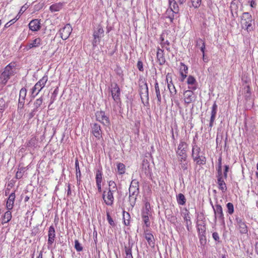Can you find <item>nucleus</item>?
Listing matches in <instances>:
<instances>
[{"label":"nucleus","instance_id":"obj_49","mask_svg":"<svg viewBox=\"0 0 258 258\" xmlns=\"http://www.w3.org/2000/svg\"><path fill=\"white\" fill-rule=\"evenodd\" d=\"M75 167L76 171V176H81V173L79 167V163L78 159L75 161Z\"/></svg>","mask_w":258,"mask_h":258},{"label":"nucleus","instance_id":"obj_57","mask_svg":"<svg viewBox=\"0 0 258 258\" xmlns=\"http://www.w3.org/2000/svg\"><path fill=\"white\" fill-rule=\"evenodd\" d=\"M205 45V43L204 42V41L200 38H199L198 39H197L196 40V46L197 47H201V46H203V45Z\"/></svg>","mask_w":258,"mask_h":258},{"label":"nucleus","instance_id":"obj_44","mask_svg":"<svg viewBox=\"0 0 258 258\" xmlns=\"http://www.w3.org/2000/svg\"><path fill=\"white\" fill-rule=\"evenodd\" d=\"M187 83L189 85L188 86H197L196 85V80L195 78L192 76H188L187 80Z\"/></svg>","mask_w":258,"mask_h":258},{"label":"nucleus","instance_id":"obj_2","mask_svg":"<svg viewBox=\"0 0 258 258\" xmlns=\"http://www.w3.org/2000/svg\"><path fill=\"white\" fill-rule=\"evenodd\" d=\"M140 95L142 102L144 106H148L149 103V89L147 83L145 81H142V84H139Z\"/></svg>","mask_w":258,"mask_h":258},{"label":"nucleus","instance_id":"obj_63","mask_svg":"<svg viewBox=\"0 0 258 258\" xmlns=\"http://www.w3.org/2000/svg\"><path fill=\"white\" fill-rule=\"evenodd\" d=\"M229 169V167L228 165L224 166V173H223V177L225 179H226L227 178V176H228L227 173L228 172Z\"/></svg>","mask_w":258,"mask_h":258},{"label":"nucleus","instance_id":"obj_58","mask_svg":"<svg viewBox=\"0 0 258 258\" xmlns=\"http://www.w3.org/2000/svg\"><path fill=\"white\" fill-rule=\"evenodd\" d=\"M107 219L108 220L109 224L111 226H115V223H114L112 218L111 217L109 213H107Z\"/></svg>","mask_w":258,"mask_h":258},{"label":"nucleus","instance_id":"obj_46","mask_svg":"<svg viewBox=\"0 0 258 258\" xmlns=\"http://www.w3.org/2000/svg\"><path fill=\"white\" fill-rule=\"evenodd\" d=\"M42 102H43V98L42 97L36 99L34 103V105L35 106L34 109H36V110H38V108L41 105Z\"/></svg>","mask_w":258,"mask_h":258},{"label":"nucleus","instance_id":"obj_50","mask_svg":"<svg viewBox=\"0 0 258 258\" xmlns=\"http://www.w3.org/2000/svg\"><path fill=\"white\" fill-rule=\"evenodd\" d=\"M145 208L143 210L142 213H147L148 214H150V210L151 209L150 203L145 201Z\"/></svg>","mask_w":258,"mask_h":258},{"label":"nucleus","instance_id":"obj_32","mask_svg":"<svg viewBox=\"0 0 258 258\" xmlns=\"http://www.w3.org/2000/svg\"><path fill=\"white\" fill-rule=\"evenodd\" d=\"M177 203L179 205H184L186 203V199L183 194L180 193L176 196Z\"/></svg>","mask_w":258,"mask_h":258},{"label":"nucleus","instance_id":"obj_53","mask_svg":"<svg viewBox=\"0 0 258 258\" xmlns=\"http://www.w3.org/2000/svg\"><path fill=\"white\" fill-rule=\"evenodd\" d=\"M6 107L5 100L3 98H0V111L3 112Z\"/></svg>","mask_w":258,"mask_h":258},{"label":"nucleus","instance_id":"obj_52","mask_svg":"<svg viewBox=\"0 0 258 258\" xmlns=\"http://www.w3.org/2000/svg\"><path fill=\"white\" fill-rule=\"evenodd\" d=\"M228 209V213L229 214H232L234 213V206L232 203H228L226 205Z\"/></svg>","mask_w":258,"mask_h":258},{"label":"nucleus","instance_id":"obj_41","mask_svg":"<svg viewBox=\"0 0 258 258\" xmlns=\"http://www.w3.org/2000/svg\"><path fill=\"white\" fill-rule=\"evenodd\" d=\"M187 147V144L185 142L181 140L178 146L177 150L185 151H186Z\"/></svg>","mask_w":258,"mask_h":258},{"label":"nucleus","instance_id":"obj_21","mask_svg":"<svg viewBox=\"0 0 258 258\" xmlns=\"http://www.w3.org/2000/svg\"><path fill=\"white\" fill-rule=\"evenodd\" d=\"M29 28L32 31H37L41 28L40 23L38 19H34L30 21L29 24Z\"/></svg>","mask_w":258,"mask_h":258},{"label":"nucleus","instance_id":"obj_3","mask_svg":"<svg viewBox=\"0 0 258 258\" xmlns=\"http://www.w3.org/2000/svg\"><path fill=\"white\" fill-rule=\"evenodd\" d=\"M48 80V76H44L31 89V97L34 98L45 86Z\"/></svg>","mask_w":258,"mask_h":258},{"label":"nucleus","instance_id":"obj_24","mask_svg":"<svg viewBox=\"0 0 258 258\" xmlns=\"http://www.w3.org/2000/svg\"><path fill=\"white\" fill-rule=\"evenodd\" d=\"M169 8L167 10H172L175 13H178L179 9L175 0H168Z\"/></svg>","mask_w":258,"mask_h":258},{"label":"nucleus","instance_id":"obj_16","mask_svg":"<svg viewBox=\"0 0 258 258\" xmlns=\"http://www.w3.org/2000/svg\"><path fill=\"white\" fill-rule=\"evenodd\" d=\"M144 234L145 238L147 240L149 245L154 248L155 245V240L153 235L151 233L149 232L147 229L145 230Z\"/></svg>","mask_w":258,"mask_h":258},{"label":"nucleus","instance_id":"obj_12","mask_svg":"<svg viewBox=\"0 0 258 258\" xmlns=\"http://www.w3.org/2000/svg\"><path fill=\"white\" fill-rule=\"evenodd\" d=\"M129 194L133 196H138L139 194V181L136 179H133L129 187Z\"/></svg>","mask_w":258,"mask_h":258},{"label":"nucleus","instance_id":"obj_8","mask_svg":"<svg viewBox=\"0 0 258 258\" xmlns=\"http://www.w3.org/2000/svg\"><path fill=\"white\" fill-rule=\"evenodd\" d=\"M95 116L96 120L100 122L104 125L109 126L110 125L109 117L105 114L104 111H97L95 113Z\"/></svg>","mask_w":258,"mask_h":258},{"label":"nucleus","instance_id":"obj_31","mask_svg":"<svg viewBox=\"0 0 258 258\" xmlns=\"http://www.w3.org/2000/svg\"><path fill=\"white\" fill-rule=\"evenodd\" d=\"M155 93L156 95V97L157 98V103L158 104H160L161 102V96L160 94V89L158 85V83L157 81H156V82L155 83Z\"/></svg>","mask_w":258,"mask_h":258},{"label":"nucleus","instance_id":"obj_61","mask_svg":"<svg viewBox=\"0 0 258 258\" xmlns=\"http://www.w3.org/2000/svg\"><path fill=\"white\" fill-rule=\"evenodd\" d=\"M137 68L141 72L144 71L143 62L141 60H139L137 62Z\"/></svg>","mask_w":258,"mask_h":258},{"label":"nucleus","instance_id":"obj_18","mask_svg":"<svg viewBox=\"0 0 258 258\" xmlns=\"http://www.w3.org/2000/svg\"><path fill=\"white\" fill-rule=\"evenodd\" d=\"M169 76V74L168 73L166 76V81L168 83L167 87L169 90L170 97L172 98H174L177 93V91H176V89H175V87L174 85H173L171 80L169 82V83H168Z\"/></svg>","mask_w":258,"mask_h":258},{"label":"nucleus","instance_id":"obj_40","mask_svg":"<svg viewBox=\"0 0 258 258\" xmlns=\"http://www.w3.org/2000/svg\"><path fill=\"white\" fill-rule=\"evenodd\" d=\"M117 171L119 174H122L125 173V165L122 163H119L117 165Z\"/></svg>","mask_w":258,"mask_h":258},{"label":"nucleus","instance_id":"obj_19","mask_svg":"<svg viewBox=\"0 0 258 258\" xmlns=\"http://www.w3.org/2000/svg\"><path fill=\"white\" fill-rule=\"evenodd\" d=\"M218 106L215 102L212 106V110H211V115L210 117V120L209 123V127L211 128L213 125L214 122L216 118L217 111Z\"/></svg>","mask_w":258,"mask_h":258},{"label":"nucleus","instance_id":"obj_38","mask_svg":"<svg viewBox=\"0 0 258 258\" xmlns=\"http://www.w3.org/2000/svg\"><path fill=\"white\" fill-rule=\"evenodd\" d=\"M95 179L96 183H101L102 179V173L101 170L98 169L96 171Z\"/></svg>","mask_w":258,"mask_h":258},{"label":"nucleus","instance_id":"obj_10","mask_svg":"<svg viewBox=\"0 0 258 258\" xmlns=\"http://www.w3.org/2000/svg\"><path fill=\"white\" fill-rule=\"evenodd\" d=\"M72 31V28L70 24H66L59 31L60 37L63 40H66L70 35Z\"/></svg>","mask_w":258,"mask_h":258},{"label":"nucleus","instance_id":"obj_51","mask_svg":"<svg viewBox=\"0 0 258 258\" xmlns=\"http://www.w3.org/2000/svg\"><path fill=\"white\" fill-rule=\"evenodd\" d=\"M75 248L76 249V250L78 252L83 250V247L82 246L81 243L79 242L78 240H75Z\"/></svg>","mask_w":258,"mask_h":258},{"label":"nucleus","instance_id":"obj_9","mask_svg":"<svg viewBox=\"0 0 258 258\" xmlns=\"http://www.w3.org/2000/svg\"><path fill=\"white\" fill-rule=\"evenodd\" d=\"M235 221L239 230L241 234H246L248 232V228L243 219L239 217H236Z\"/></svg>","mask_w":258,"mask_h":258},{"label":"nucleus","instance_id":"obj_64","mask_svg":"<svg viewBox=\"0 0 258 258\" xmlns=\"http://www.w3.org/2000/svg\"><path fill=\"white\" fill-rule=\"evenodd\" d=\"M38 111V110H36V109H33L32 111L29 113L28 115V118L31 119L32 117H33L35 114V113Z\"/></svg>","mask_w":258,"mask_h":258},{"label":"nucleus","instance_id":"obj_15","mask_svg":"<svg viewBox=\"0 0 258 258\" xmlns=\"http://www.w3.org/2000/svg\"><path fill=\"white\" fill-rule=\"evenodd\" d=\"M245 100L246 101V104L249 107L252 106L253 104V100L251 96L250 89L249 86H247L245 88Z\"/></svg>","mask_w":258,"mask_h":258},{"label":"nucleus","instance_id":"obj_5","mask_svg":"<svg viewBox=\"0 0 258 258\" xmlns=\"http://www.w3.org/2000/svg\"><path fill=\"white\" fill-rule=\"evenodd\" d=\"M188 88L189 90L184 91L183 92L184 103L187 104L195 101L196 96L193 91L197 89V86H188Z\"/></svg>","mask_w":258,"mask_h":258},{"label":"nucleus","instance_id":"obj_27","mask_svg":"<svg viewBox=\"0 0 258 258\" xmlns=\"http://www.w3.org/2000/svg\"><path fill=\"white\" fill-rule=\"evenodd\" d=\"M41 40L40 38H37L33 40L31 42L28 43L27 45L28 49L38 47L41 44Z\"/></svg>","mask_w":258,"mask_h":258},{"label":"nucleus","instance_id":"obj_33","mask_svg":"<svg viewBox=\"0 0 258 258\" xmlns=\"http://www.w3.org/2000/svg\"><path fill=\"white\" fill-rule=\"evenodd\" d=\"M11 218H12L11 212H10V211L8 210V211H7L6 212H5V213L4 214V215L3 218L2 223L4 224V223H8L11 220Z\"/></svg>","mask_w":258,"mask_h":258},{"label":"nucleus","instance_id":"obj_56","mask_svg":"<svg viewBox=\"0 0 258 258\" xmlns=\"http://www.w3.org/2000/svg\"><path fill=\"white\" fill-rule=\"evenodd\" d=\"M142 168L146 171H148L149 169V163L147 160H144L142 163Z\"/></svg>","mask_w":258,"mask_h":258},{"label":"nucleus","instance_id":"obj_62","mask_svg":"<svg viewBox=\"0 0 258 258\" xmlns=\"http://www.w3.org/2000/svg\"><path fill=\"white\" fill-rule=\"evenodd\" d=\"M200 240L201 244L205 243L206 241V235L204 234H199Z\"/></svg>","mask_w":258,"mask_h":258},{"label":"nucleus","instance_id":"obj_23","mask_svg":"<svg viewBox=\"0 0 258 258\" xmlns=\"http://www.w3.org/2000/svg\"><path fill=\"white\" fill-rule=\"evenodd\" d=\"M217 184H218L219 189H220L223 192H225L227 190L226 184L223 179V177H217Z\"/></svg>","mask_w":258,"mask_h":258},{"label":"nucleus","instance_id":"obj_54","mask_svg":"<svg viewBox=\"0 0 258 258\" xmlns=\"http://www.w3.org/2000/svg\"><path fill=\"white\" fill-rule=\"evenodd\" d=\"M179 164L181 168H182L183 170H186L187 169L188 162L187 160L179 162Z\"/></svg>","mask_w":258,"mask_h":258},{"label":"nucleus","instance_id":"obj_59","mask_svg":"<svg viewBox=\"0 0 258 258\" xmlns=\"http://www.w3.org/2000/svg\"><path fill=\"white\" fill-rule=\"evenodd\" d=\"M176 154L179 157H184L185 158V156H187L186 154V151H183L181 150H176Z\"/></svg>","mask_w":258,"mask_h":258},{"label":"nucleus","instance_id":"obj_1","mask_svg":"<svg viewBox=\"0 0 258 258\" xmlns=\"http://www.w3.org/2000/svg\"><path fill=\"white\" fill-rule=\"evenodd\" d=\"M16 74V68L15 62H11L5 68L0 74V83L6 85L12 76Z\"/></svg>","mask_w":258,"mask_h":258},{"label":"nucleus","instance_id":"obj_42","mask_svg":"<svg viewBox=\"0 0 258 258\" xmlns=\"http://www.w3.org/2000/svg\"><path fill=\"white\" fill-rule=\"evenodd\" d=\"M37 144L36 139L34 137L32 138L27 144V147L30 148H35Z\"/></svg>","mask_w":258,"mask_h":258},{"label":"nucleus","instance_id":"obj_7","mask_svg":"<svg viewBox=\"0 0 258 258\" xmlns=\"http://www.w3.org/2000/svg\"><path fill=\"white\" fill-rule=\"evenodd\" d=\"M215 214V222H216L217 218H218L221 224L223 225H225L224 214L223 213L222 208L221 205L217 204L215 207L212 205Z\"/></svg>","mask_w":258,"mask_h":258},{"label":"nucleus","instance_id":"obj_43","mask_svg":"<svg viewBox=\"0 0 258 258\" xmlns=\"http://www.w3.org/2000/svg\"><path fill=\"white\" fill-rule=\"evenodd\" d=\"M137 196H133L131 194H129V202L132 208H133L136 204Z\"/></svg>","mask_w":258,"mask_h":258},{"label":"nucleus","instance_id":"obj_28","mask_svg":"<svg viewBox=\"0 0 258 258\" xmlns=\"http://www.w3.org/2000/svg\"><path fill=\"white\" fill-rule=\"evenodd\" d=\"M186 212L184 214V220L186 222V226L188 231H190L189 227L191 225V221L190 220V217L189 216V212L185 209Z\"/></svg>","mask_w":258,"mask_h":258},{"label":"nucleus","instance_id":"obj_37","mask_svg":"<svg viewBox=\"0 0 258 258\" xmlns=\"http://www.w3.org/2000/svg\"><path fill=\"white\" fill-rule=\"evenodd\" d=\"M130 215L128 212L123 211V219L125 225L128 226L130 224Z\"/></svg>","mask_w":258,"mask_h":258},{"label":"nucleus","instance_id":"obj_60","mask_svg":"<svg viewBox=\"0 0 258 258\" xmlns=\"http://www.w3.org/2000/svg\"><path fill=\"white\" fill-rule=\"evenodd\" d=\"M57 94V89H55L54 90V91H53V92L52 94V96L51 97V100H50L51 101H50V104H52L53 103V102L55 100V98L56 97Z\"/></svg>","mask_w":258,"mask_h":258},{"label":"nucleus","instance_id":"obj_25","mask_svg":"<svg viewBox=\"0 0 258 258\" xmlns=\"http://www.w3.org/2000/svg\"><path fill=\"white\" fill-rule=\"evenodd\" d=\"M15 199V193L14 192L11 193V195L9 196L7 202V208L9 210L12 209L14 206Z\"/></svg>","mask_w":258,"mask_h":258},{"label":"nucleus","instance_id":"obj_13","mask_svg":"<svg viewBox=\"0 0 258 258\" xmlns=\"http://www.w3.org/2000/svg\"><path fill=\"white\" fill-rule=\"evenodd\" d=\"M91 128L93 135L98 140L100 139L102 134L100 125L97 123H94L91 125Z\"/></svg>","mask_w":258,"mask_h":258},{"label":"nucleus","instance_id":"obj_34","mask_svg":"<svg viewBox=\"0 0 258 258\" xmlns=\"http://www.w3.org/2000/svg\"><path fill=\"white\" fill-rule=\"evenodd\" d=\"M150 214L147 213H142V217L143 221L146 225V227H148L150 226V222L149 218V215Z\"/></svg>","mask_w":258,"mask_h":258},{"label":"nucleus","instance_id":"obj_14","mask_svg":"<svg viewBox=\"0 0 258 258\" xmlns=\"http://www.w3.org/2000/svg\"><path fill=\"white\" fill-rule=\"evenodd\" d=\"M114 191H112L111 190V189H108V191L107 193V195H106V199L107 200H106L105 199V192L106 191H104L103 192V195H102V198L103 199V200L104 201V202L105 203V204L108 205V206H112L113 205V201H114V197H113V194Z\"/></svg>","mask_w":258,"mask_h":258},{"label":"nucleus","instance_id":"obj_20","mask_svg":"<svg viewBox=\"0 0 258 258\" xmlns=\"http://www.w3.org/2000/svg\"><path fill=\"white\" fill-rule=\"evenodd\" d=\"M48 242L47 244L48 245H51L54 241L55 238V231L53 226H51L49 228L48 233Z\"/></svg>","mask_w":258,"mask_h":258},{"label":"nucleus","instance_id":"obj_22","mask_svg":"<svg viewBox=\"0 0 258 258\" xmlns=\"http://www.w3.org/2000/svg\"><path fill=\"white\" fill-rule=\"evenodd\" d=\"M157 59L159 65H163L166 61L165 58L164 56V50L160 48H157Z\"/></svg>","mask_w":258,"mask_h":258},{"label":"nucleus","instance_id":"obj_55","mask_svg":"<svg viewBox=\"0 0 258 258\" xmlns=\"http://www.w3.org/2000/svg\"><path fill=\"white\" fill-rule=\"evenodd\" d=\"M192 6L195 8H199L201 4V0H190Z\"/></svg>","mask_w":258,"mask_h":258},{"label":"nucleus","instance_id":"obj_39","mask_svg":"<svg viewBox=\"0 0 258 258\" xmlns=\"http://www.w3.org/2000/svg\"><path fill=\"white\" fill-rule=\"evenodd\" d=\"M238 6L236 4V3L235 2V1H232V2L230 4V10H231V13L232 15L233 16V12L235 11V13L237 15V9H238Z\"/></svg>","mask_w":258,"mask_h":258},{"label":"nucleus","instance_id":"obj_48","mask_svg":"<svg viewBox=\"0 0 258 258\" xmlns=\"http://www.w3.org/2000/svg\"><path fill=\"white\" fill-rule=\"evenodd\" d=\"M180 73H185L187 74L188 73V67L186 66L184 63L180 62Z\"/></svg>","mask_w":258,"mask_h":258},{"label":"nucleus","instance_id":"obj_47","mask_svg":"<svg viewBox=\"0 0 258 258\" xmlns=\"http://www.w3.org/2000/svg\"><path fill=\"white\" fill-rule=\"evenodd\" d=\"M108 184L109 186V189H111L112 191H116L117 190V188L114 181L110 180L109 181Z\"/></svg>","mask_w":258,"mask_h":258},{"label":"nucleus","instance_id":"obj_4","mask_svg":"<svg viewBox=\"0 0 258 258\" xmlns=\"http://www.w3.org/2000/svg\"><path fill=\"white\" fill-rule=\"evenodd\" d=\"M104 36V31L103 27L100 25H98L96 29H94L93 34V39L92 41V44L94 48L99 43L101 38Z\"/></svg>","mask_w":258,"mask_h":258},{"label":"nucleus","instance_id":"obj_11","mask_svg":"<svg viewBox=\"0 0 258 258\" xmlns=\"http://www.w3.org/2000/svg\"><path fill=\"white\" fill-rule=\"evenodd\" d=\"M111 86V92L112 98L116 102H118L120 101V89L116 83H114Z\"/></svg>","mask_w":258,"mask_h":258},{"label":"nucleus","instance_id":"obj_35","mask_svg":"<svg viewBox=\"0 0 258 258\" xmlns=\"http://www.w3.org/2000/svg\"><path fill=\"white\" fill-rule=\"evenodd\" d=\"M197 227L199 234H206V228L204 222L200 224L197 223Z\"/></svg>","mask_w":258,"mask_h":258},{"label":"nucleus","instance_id":"obj_36","mask_svg":"<svg viewBox=\"0 0 258 258\" xmlns=\"http://www.w3.org/2000/svg\"><path fill=\"white\" fill-rule=\"evenodd\" d=\"M62 8L61 4H55L50 6L49 10L52 12L59 11Z\"/></svg>","mask_w":258,"mask_h":258},{"label":"nucleus","instance_id":"obj_26","mask_svg":"<svg viewBox=\"0 0 258 258\" xmlns=\"http://www.w3.org/2000/svg\"><path fill=\"white\" fill-rule=\"evenodd\" d=\"M178 13H175L172 10H166L165 13L166 17L170 20L171 23H173L174 19L178 17Z\"/></svg>","mask_w":258,"mask_h":258},{"label":"nucleus","instance_id":"obj_6","mask_svg":"<svg viewBox=\"0 0 258 258\" xmlns=\"http://www.w3.org/2000/svg\"><path fill=\"white\" fill-rule=\"evenodd\" d=\"M252 16L248 12H244L241 17V24L243 27L244 26L247 31H251L253 30L252 27Z\"/></svg>","mask_w":258,"mask_h":258},{"label":"nucleus","instance_id":"obj_29","mask_svg":"<svg viewBox=\"0 0 258 258\" xmlns=\"http://www.w3.org/2000/svg\"><path fill=\"white\" fill-rule=\"evenodd\" d=\"M193 160L196 162L198 165H204L206 162V157L203 156H196L192 157Z\"/></svg>","mask_w":258,"mask_h":258},{"label":"nucleus","instance_id":"obj_17","mask_svg":"<svg viewBox=\"0 0 258 258\" xmlns=\"http://www.w3.org/2000/svg\"><path fill=\"white\" fill-rule=\"evenodd\" d=\"M134 242L131 241V239L128 238V243L127 245H124V250L125 255L124 258H133L132 255V247Z\"/></svg>","mask_w":258,"mask_h":258},{"label":"nucleus","instance_id":"obj_30","mask_svg":"<svg viewBox=\"0 0 258 258\" xmlns=\"http://www.w3.org/2000/svg\"><path fill=\"white\" fill-rule=\"evenodd\" d=\"M201 151V148L197 146L195 143H193L191 154L192 157L200 155Z\"/></svg>","mask_w":258,"mask_h":258},{"label":"nucleus","instance_id":"obj_45","mask_svg":"<svg viewBox=\"0 0 258 258\" xmlns=\"http://www.w3.org/2000/svg\"><path fill=\"white\" fill-rule=\"evenodd\" d=\"M27 94V90L25 88H22L20 91L19 99L25 100Z\"/></svg>","mask_w":258,"mask_h":258}]
</instances>
